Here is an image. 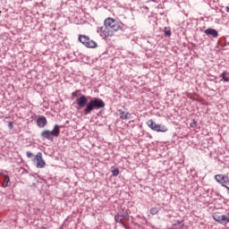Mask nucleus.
<instances>
[{
    "mask_svg": "<svg viewBox=\"0 0 229 229\" xmlns=\"http://www.w3.org/2000/svg\"><path fill=\"white\" fill-rule=\"evenodd\" d=\"M220 78H222L220 81H229V72H224L220 75Z\"/></svg>",
    "mask_w": 229,
    "mask_h": 229,
    "instance_id": "obj_14",
    "label": "nucleus"
},
{
    "mask_svg": "<svg viewBox=\"0 0 229 229\" xmlns=\"http://www.w3.org/2000/svg\"><path fill=\"white\" fill-rule=\"evenodd\" d=\"M147 125L148 128H150V130H153V131H158L161 133H165V131H168L169 130L165 125L157 124L151 119L147 122Z\"/></svg>",
    "mask_w": 229,
    "mask_h": 229,
    "instance_id": "obj_6",
    "label": "nucleus"
},
{
    "mask_svg": "<svg viewBox=\"0 0 229 229\" xmlns=\"http://www.w3.org/2000/svg\"><path fill=\"white\" fill-rule=\"evenodd\" d=\"M104 26L105 28H109V30H112L113 31H121V30H123L121 22L110 17L105 20Z\"/></svg>",
    "mask_w": 229,
    "mask_h": 229,
    "instance_id": "obj_4",
    "label": "nucleus"
},
{
    "mask_svg": "<svg viewBox=\"0 0 229 229\" xmlns=\"http://www.w3.org/2000/svg\"><path fill=\"white\" fill-rule=\"evenodd\" d=\"M213 219L216 221V223H219V225L226 226L229 223V213L227 215H224L220 212H215L213 213Z\"/></svg>",
    "mask_w": 229,
    "mask_h": 229,
    "instance_id": "obj_5",
    "label": "nucleus"
},
{
    "mask_svg": "<svg viewBox=\"0 0 229 229\" xmlns=\"http://www.w3.org/2000/svg\"><path fill=\"white\" fill-rule=\"evenodd\" d=\"M215 180L217 182V183H220V185H222V187H225V189L229 185L228 175L216 174V175H215Z\"/></svg>",
    "mask_w": 229,
    "mask_h": 229,
    "instance_id": "obj_8",
    "label": "nucleus"
},
{
    "mask_svg": "<svg viewBox=\"0 0 229 229\" xmlns=\"http://www.w3.org/2000/svg\"><path fill=\"white\" fill-rule=\"evenodd\" d=\"M123 219H126L127 221H130V215H128V212L123 213L122 216L121 215H116L114 216V221L116 223H123Z\"/></svg>",
    "mask_w": 229,
    "mask_h": 229,
    "instance_id": "obj_10",
    "label": "nucleus"
},
{
    "mask_svg": "<svg viewBox=\"0 0 229 229\" xmlns=\"http://www.w3.org/2000/svg\"><path fill=\"white\" fill-rule=\"evenodd\" d=\"M120 225H122V226H123V228L128 229V227L125 225L124 223L122 222Z\"/></svg>",
    "mask_w": 229,
    "mask_h": 229,
    "instance_id": "obj_23",
    "label": "nucleus"
},
{
    "mask_svg": "<svg viewBox=\"0 0 229 229\" xmlns=\"http://www.w3.org/2000/svg\"><path fill=\"white\" fill-rule=\"evenodd\" d=\"M78 40L82 46L89 49H96V47H98V43L87 35H79Z\"/></svg>",
    "mask_w": 229,
    "mask_h": 229,
    "instance_id": "obj_3",
    "label": "nucleus"
},
{
    "mask_svg": "<svg viewBox=\"0 0 229 229\" xmlns=\"http://www.w3.org/2000/svg\"><path fill=\"white\" fill-rule=\"evenodd\" d=\"M158 212H160V208H150V214L152 216H157V214H158Z\"/></svg>",
    "mask_w": 229,
    "mask_h": 229,
    "instance_id": "obj_15",
    "label": "nucleus"
},
{
    "mask_svg": "<svg viewBox=\"0 0 229 229\" xmlns=\"http://www.w3.org/2000/svg\"><path fill=\"white\" fill-rule=\"evenodd\" d=\"M120 117L121 119H123V120L128 119V113H124V112L121 113Z\"/></svg>",
    "mask_w": 229,
    "mask_h": 229,
    "instance_id": "obj_19",
    "label": "nucleus"
},
{
    "mask_svg": "<svg viewBox=\"0 0 229 229\" xmlns=\"http://www.w3.org/2000/svg\"><path fill=\"white\" fill-rule=\"evenodd\" d=\"M204 33H206V35H208V37H213V38H217V37H219V33L217 32V30H214V29H207Z\"/></svg>",
    "mask_w": 229,
    "mask_h": 229,
    "instance_id": "obj_13",
    "label": "nucleus"
},
{
    "mask_svg": "<svg viewBox=\"0 0 229 229\" xmlns=\"http://www.w3.org/2000/svg\"><path fill=\"white\" fill-rule=\"evenodd\" d=\"M26 156L28 158H31V157H33V153H31V151H27Z\"/></svg>",
    "mask_w": 229,
    "mask_h": 229,
    "instance_id": "obj_20",
    "label": "nucleus"
},
{
    "mask_svg": "<svg viewBox=\"0 0 229 229\" xmlns=\"http://www.w3.org/2000/svg\"><path fill=\"white\" fill-rule=\"evenodd\" d=\"M47 124V119L46 116H40L37 119V125L38 128H45L46 125Z\"/></svg>",
    "mask_w": 229,
    "mask_h": 229,
    "instance_id": "obj_12",
    "label": "nucleus"
},
{
    "mask_svg": "<svg viewBox=\"0 0 229 229\" xmlns=\"http://www.w3.org/2000/svg\"><path fill=\"white\" fill-rule=\"evenodd\" d=\"M114 33L115 30H113L108 27H105V29L102 30V37H105L106 38H110L114 37Z\"/></svg>",
    "mask_w": 229,
    "mask_h": 229,
    "instance_id": "obj_9",
    "label": "nucleus"
},
{
    "mask_svg": "<svg viewBox=\"0 0 229 229\" xmlns=\"http://www.w3.org/2000/svg\"><path fill=\"white\" fill-rule=\"evenodd\" d=\"M9 127H10L11 129H13V123H10Z\"/></svg>",
    "mask_w": 229,
    "mask_h": 229,
    "instance_id": "obj_24",
    "label": "nucleus"
},
{
    "mask_svg": "<svg viewBox=\"0 0 229 229\" xmlns=\"http://www.w3.org/2000/svg\"><path fill=\"white\" fill-rule=\"evenodd\" d=\"M198 123L196 121H193L191 123V128H196Z\"/></svg>",
    "mask_w": 229,
    "mask_h": 229,
    "instance_id": "obj_21",
    "label": "nucleus"
},
{
    "mask_svg": "<svg viewBox=\"0 0 229 229\" xmlns=\"http://www.w3.org/2000/svg\"><path fill=\"white\" fill-rule=\"evenodd\" d=\"M60 128H62V126L55 124L52 131L45 130L41 132L40 135L42 139H47V140H50L51 142H53L55 137L60 136Z\"/></svg>",
    "mask_w": 229,
    "mask_h": 229,
    "instance_id": "obj_2",
    "label": "nucleus"
},
{
    "mask_svg": "<svg viewBox=\"0 0 229 229\" xmlns=\"http://www.w3.org/2000/svg\"><path fill=\"white\" fill-rule=\"evenodd\" d=\"M113 176H119V168H114L112 170Z\"/></svg>",
    "mask_w": 229,
    "mask_h": 229,
    "instance_id": "obj_18",
    "label": "nucleus"
},
{
    "mask_svg": "<svg viewBox=\"0 0 229 229\" xmlns=\"http://www.w3.org/2000/svg\"><path fill=\"white\" fill-rule=\"evenodd\" d=\"M79 92H80V90L74 91V92L72 93V96L73 98H77Z\"/></svg>",
    "mask_w": 229,
    "mask_h": 229,
    "instance_id": "obj_22",
    "label": "nucleus"
},
{
    "mask_svg": "<svg viewBox=\"0 0 229 229\" xmlns=\"http://www.w3.org/2000/svg\"><path fill=\"white\" fill-rule=\"evenodd\" d=\"M76 102L80 108H83V106H85V105H87V103L89 102V99H87V97H85V95H82L81 98L76 99Z\"/></svg>",
    "mask_w": 229,
    "mask_h": 229,
    "instance_id": "obj_11",
    "label": "nucleus"
},
{
    "mask_svg": "<svg viewBox=\"0 0 229 229\" xmlns=\"http://www.w3.org/2000/svg\"><path fill=\"white\" fill-rule=\"evenodd\" d=\"M8 183H10V177L8 175H4V182L3 183V187H8Z\"/></svg>",
    "mask_w": 229,
    "mask_h": 229,
    "instance_id": "obj_16",
    "label": "nucleus"
},
{
    "mask_svg": "<svg viewBox=\"0 0 229 229\" xmlns=\"http://www.w3.org/2000/svg\"><path fill=\"white\" fill-rule=\"evenodd\" d=\"M99 108H105V102L100 98H92L87 104L84 113L87 114H90L92 110H99Z\"/></svg>",
    "mask_w": 229,
    "mask_h": 229,
    "instance_id": "obj_1",
    "label": "nucleus"
},
{
    "mask_svg": "<svg viewBox=\"0 0 229 229\" xmlns=\"http://www.w3.org/2000/svg\"><path fill=\"white\" fill-rule=\"evenodd\" d=\"M33 164L36 165V167L38 169H44L46 167V160H44V157H42V153L38 152L34 158L32 159Z\"/></svg>",
    "mask_w": 229,
    "mask_h": 229,
    "instance_id": "obj_7",
    "label": "nucleus"
},
{
    "mask_svg": "<svg viewBox=\"0 0 229 229\" xmlns=\"http://www.w3.org/2000/svg\"><path fill=\"white\" fill-rule=\"evenodd\" d=\"M165 37H171V30H169L167 27L165 28Z\"/></svg>",
    "mask_w": 229,
    "mask_h": 229,
    "instance_id": "obj_17",
    "label": "nucleus"
},
{
    "mask_svg": "<svg viewBox=\"0 0 229 229\" xmlns=\"http://www.w3.org/2000/svg\"><path fill=\"white\" fill-rule=\"evenodd\" d=\"M225 10L229 13V6L225 7Z\"/></svg>",
    "mask_w": 229,
    "mask_h": 229,
    "instance_id": "obj_25",
    "label": "nucleus"
}]
</instances>
